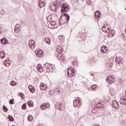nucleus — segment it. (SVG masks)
Here are the masks:
<instances>
[{
  "label": "nucleus",
  "instance_id": "nucleus-37",
  "mask_svg": "<svg viewBox=\"0 0 126 126\" xmlns=\"http://www.w3.org/2000/svg\"><path fill=\"white\" fill-rule=\"evenodd\" d=\"M22 109H23V110H26V104L24 103L23 104L22 106Z\"/></svg>",
  "mask_w": 126,
  "mask_h": 126
},
{
  "label": "nucleus",
  "instance_id": "nucleus-36",
  "mask_svg": "<svg viewBox=\"0 0 126 126\" xmlns=\"http://www.w3.org/2000/svg\"><path fill=\"white\" fill-rule=\"evenodd\" d=\"M10 84L12 85V86H15V85H16V82L12 81L10 82Z\"/></svg>",
  "mask_w": 126,
  "mask_h": 126
},
{
  "label": "nucleus",
  "instance_id": "nucleus-19",
  "mask_svg": "<svg viewBox=\"0 0 126 126\" xmlns=\"http://www.w3.org/2000/svg\"><path fill=\"white\" fill-rule=\"evenodd\" d=\"M39 6L40 8L45 6V0H39Z\"/></svg>",
  "mask_w": 126,
  "mask_h": 126
},
{
  "label": "nucleus",
  "instance_id": "nucleus-3",
  "mask_svg": "<svg viewBox=\"0 0 126 126\" xmlns=\"http://www.w3.org/2000/svg\"><path fill=\"white\" fill-rule=\"evenodd\" d=\"M102 30L105 33H110V30H111V26L110 25L105 24L102 26Z\"/></svg>",
  "mask_w": 126,
  "mask_h": 126
},
{
  "label": "nucleus",
  "instance_id": "nucleus-27",
  "mask_svg": "<svg viewBox=\"0 0 126 126\" xmlns=\"http://www.w3.org/2000/svg\"><path fill=\"white\" fill-rule=\"evenodd\" d=\"M59 39L61 42H63L64 41V35H60Z\"/></svg>",
  "mask_w": 126,
  "mask_h": 126
},
{
  "label": "nucleus",
  "instance_id": "nucleus-9",
  "mask_svg": "<svg viewBox=\"0 0 126 126\" xmlns=\"http://www.w3.org/2000/svg\"><path fill=\"white\" fill-rule=\"evenodd\" d=\"M112 105L114 109H119L120 108V105L116 100L112 101Z\"/></svg>",
  "mask_w": 126,
  "mask_h": 126
},
{
  "label": "nucleus",
  "instance_id": "nucleus-16",
  "mask_svg": "<svg viewBox=\"0 0 126 126\" xmlns=\"http://www.w3.org/2000/svg\"><path fill=\"white\" fill-rule=\"evenodd\" d=\"M100 51L101 52L105 53L108 52V47H107L106 46L103 45L101 47Z\"/></svg>",
  "mask_w": 126,
  "mask_h": 126
},
{
  "label": "nucleus",
  "instance_id": "nucleus-34",
  "mask_svg": "<svg viewBox=\"0 0 126 126\" xmlns=\"http://www.w3.org/2000/svg\"><path fill=\"white\" fill-rule=\"evenodd\" d=\"M27 105H28L29 107H32L33 106V101H28Z\"/></svg>",
  "mask_w": 126,
  "mask_h": 126
},
{
  "label": "nucleus",
  "instance_id": "nucleus-42",
  "mask_svg": "<svg viewBox=\"0 0 126 126\" xmlns=\"http://www.w3.org/2000/svg\"><path fill=\"white\" fill-rule=\"evenodd\" d=\"M48 27H49V28H54V25H53L52 24H50L48 25Z\"/></svg>",
  "mask_w": 126,
  "mask_h": 126
},
{
  "label": "nucleus",
  "instance_id": "nucleus-6",
  "mask_svg": "<svg viewBox=\"0 0 126 126\" xmlns=\"http://www.w3.org/2000/svg\"><path fill=\"white\" fill-rule=\"evenodd\" d=\"M106 81L109 84H112V83L115 82V76L113 75H110L107 77Z\"/></svg>",
  "mask_w": 126,
  "mask_h": 126
},
{
  "label": "nucleus",
  "instance_id": "nucleus-46",
  "mask_svg": "<svg viewBox=\"0 0 126 126\" xmlns=\"http://www.w3.org/2000/svg\"><path fill=\"white\" fill-rule=\"evenodd\" d=\"M60 25H63V24H62V23H60Z\"/></svg>",
  "mask_w": 126,
  "mask_h": 126
},
{
  "label": "nucleus",
  "instance_id": "nucleus-18",
  "mask_svg": "<svg viewBox=\"0 0 126 126\" xmlns=\"http://www.w3.org/2000/svg\"><path fill=\"white\" fill-rule=\"evenodd\" d=\"M36 69L39 72H43V67L41 64H38L36 66Z\"/></svg>",
  "mask_w": 126,
  "mask_h": 126
},
{
  "label": "nucleus",
  "instance_id": "nucleus-15",
  "mask_svg": "<svg viewBox=\"0 0 126 126\" xmlns=\"http://www.w3.org/2000/svg\"><path fill=\"white\" fill-rule=\"evenodd\" d=\"M56 50L59 54H62L63 52V48L60 45L57 46Z\"/></svg>",
  "mask_w": 126,
  "mask_h": 126
},
{
  "label": "nucleus",
  "instance_id": "nucleus-40",
  "mask_svg": "<svg viewBox=\"0 0 126 126\" xmlns=\"http://www.w3.org/2000/svg\"><path fill=\"white\" fill-rule=\"evenodd\" d=\"M62 103H60L59 105H58V106H56L57 108H58V109H61V108H62Z\"/></svg>",
  "mask_w": 126,
  "mask_h": 126
},
{
  "label": "nucleus",
  "instance_id": "nucleus-26",
  "mask_svg": "<svg viewBox=\"0 0 126 126\" xmlns=\"http://www.w3.org/2000/svg\"><path fill=\"white\" fill-rule=\"evenodd\" d=\"M0 42L2 45H6V44L8 43V41H7V40H6L5 38L1 39Z\"/></svg>",
  "mask_w": 126,
  "mask_h": 126
},
{
  "label": "nucleus",
  "instance_id": "nucleus-41",
  "mask_svg": "<svg viewBox=\"0 0 126 126\" xmlns=\"http://www.w3.org/2000/svg\"><path fill=\"white\" fill-rule=\"evenodd\" d=\"M0 13V14H1V15H3V14H4V13H5V12H4V10H1Z\"/></svg>",
  "mask_w": 126,
  "mask_h": 126
},
{
  "label": "nucleus",
  "instance_id": "nucleus-7",
  "mask_svg": "<svg viewBox=\"0 0 126 126\" xmlns=\"http://www.w3.org/2000/svg\"><path fill=\"white\" fill-rule=\"evenodd\" d=\"M104 105H105V103L103 101L100 100L97 102L96 107L98 109H102V108H104Z\"/></svg>",
  "mask_w": 126,
  "mask_h": 126
},
{
  "label": "nucleus",
  "instance_id": "nucleus-23",
  "mask_svg": "<svg viewBox=\"0 0 126 126\" xmlns=\"http://www.w3.org/2000/svg\"><path fill=\"white\" fill-rule=\"evenodd\" d=\"M29 89H30V90L31 92H32V93H34L35 92V88L32 85L29 86Z\"/></svg>",
  "mask_w": 126,
  "mask_h": 126
},
{
  "label": "nucleus",
  "instance_id": "nucleus-50",
  "mask_svg": "<svg viewBox=\"0 0 126 126\" xmlns=\"http://www.w3.org/2000/svg\"><path fill=\"white\" fill-rule=\"evenodd\" d=\"M0 32H1V31H0Z\"/></svg>",
  "mask_w": 126,
  "mask_h": 126
},
{
  "label": "nucleus",
  "instance_id": "nucleus-29",
  "mask_svg": "<svg viewBox=\"0 0 126 126\" xmlns=\"http://www.w3.org/2000/svg\"><path fill=\"white\" fill-rule=\"evenodd\" d=\"M45 41L46 43V44H48V45H51V40H50V38H45Z\"/></svg>",
  "mask_w": 126,
  "mask_h": 126
},
{
  "label": "nucleus",
  "instance_id": "nucleus-14",
  "mask_svg": "<svg viewBox=\"0 0 126 126\" xmlns=\"http://www.w3.org/2000/svg\"><path fill=\"white\" fill-rule=\"evenodd\" d=\"M11 63V61L10 59L8 58L7 60H6L4 63V65H5L6 66H9Z\"/></svg>",
  "mask_w": 126,
  "mask_h": 126
},
{
  "label": "nucleus",
  "instance_id": "nucleus-30",
  "mask_svg": "<svg viewBox=\"0 0 126 126\" xmlns=\"http://www.w3.org/2000/svg\"><path fill=\"white\" fill-rule=\"evenodd\" d=\"M28 121L29 122H32V121H33V116H32V115H30L28 116Z\"/></svg>",
  "mask_w": 126,
  "mask_h": 126
},
{
  "label": "nucleus",
  "instance_id": "nucleus-13",
  "mask_svg": "<svg viewBox=\"0 0 126 126\" xmlns=\"http://www.w3.org/2000/svg\"><path fill=\"white\" fill-rule=\"evenodd\" d=\"M40 88L41 90H46L48 88V85L46 84L41 83L40 85Z\"/></svg>",
  "mask_w": 126,
  "mask_h": 126
},
{
  "label": "nucleus",
  "instance_id": "nucleus-4",
  "mask_svg": "<svg viewBox=\"0 0 126 126\" xmlns=\"http://www.w3.org/2000/svg\"><path fill=\"white\" fill-rule=\"evenodd\" d=\"M81 98L79 97H76L75 100L73 101V105L74 107H79L80 105H82Z\"/></svg>",
  "mask_w": 126,
  "mask_h": 126
},
{
  "label": "nucleus",
  "instance_id": "nucleus-21",
  "mask_svg": "<svg viewBox=\"0 0 126 126\" xmlns=\"http://www.w3.org/2000/svg\"><path fill=\"white\" fill-rule=\"evenodd\" d=\"M4 58H5V53L3 51L1 50L0 51V59L3 60Z\"/></svg>",
  "mask_w": 126,
  "mask_h": 126
},
{
  "label": "nucleus",
  "instance_id": "nucleus-43",
  "mask_svg": "<svg viewBox=\"0 0 126 126\" xmlns=\"http://www.w3.org/2000/svg\"><path fill=\"white\" fill-rule=\"evenodd\" d=\"M13 101H14V99H10L9 101V104H14Z\"/></svg>",
  "mask_w": 126,
  "mask_h": 126
},
{
  "label": "nucleus",
  "instance_id": "nucleus-33",
  "mask_svg": "<svg viewBox=\"0 0 126 126\" xmlns=\"http://www.w3.org/2000/svg\"><path fill=\"white\" fill-rule=\"evenodd\" d=\"M18 95H19V96L21 97V98H22V100L24 99V94H23V93H19Z\"/></svg>",
  "mask_w": 126,
  "mask_h": 126
},
{
  "label": "nucleus",
  "instance_id": "nucleus-22",
  "mask_svg": "<svg viewBox=\"0 0 126 126\" xmlns=\"http://www.w3.org/2000/svg\"><path fill=\"white\" fill-rule=\"evenodd\" d=\"M94 16L96 18H99L100 16H101V13L100 12V11H96L94 13Z\"/></svg>",
  "mask_w": 126,
  "mask_h": 126
},
{
  "label": "nucleus",
  "instance_id": "nucleus-44",
  "mask_svg": "<svg viewBox=\"0 0 126 126\" xmlns=\"http://www.w3.org/2000/svg\"><path fill=\"white\" fill-rule=\"evenodd\" d=\"M50 104H49V103H46L45 104V107H46V108H50Z\"/></svg>",
  "mask_w": 126,
  "mask_h": 126
},
{
  "label": "nucleus",
  "instance_id": "nucleus-32",
  "mask_svg": "<svg viewBox=\"0 0 126 126\" xmlns=\"http://www.w3.org/2000/svg\"><path fill=\"white\" fill-rule=\"evenodd\" d=\"M41 110H45L46 109V104L43 103L40 105Z\"/></svg>",
  "mask_w": 126,
  "mask_h": 126
},
{
  "label": "nucleus",
  "instance_id": "nucleus-28",
  "mask_svg": "<svg viewBox=\"0 0 126 126\" xmlns=\"http://www.w3.org/2000/svg\"><path fill=\"white\" fill-rule=\"evenodd\" d=\"M60 61H62L63 63H64L65 62V57H64V56L63 55H62L61 57H60Z\"/></svg>",
  "mask_w": 126,
  "mask_h": 126
},
{
  "label": "nucleus",
  "instance_id": "nucleus-2",
  "mask_svg": "<svg viewBox=\"0 0 126 126\" xmlns=\"http://www.w3.org/2000/svg\"><path fill=\"white\" fill-rule=\"evenodd\" d=\"M44 67L46 68L47 71L52 72L54 69H55V65H53L49 63H46L44 65Z\"/></svg>",
  "mask_w": 126,
  "mask_h": 126
},
{
  "label": "nucleus",
  "instance_id": "nucleus-25",
  "mask_svg": "<svg viewBox=\"0 0 126 126\" xmlns=\"http://www.w3.org/2000/svg\"><path fill=\"white\" fill-rule=\"evenodd\" d=\"M109 33V37H114V36H115V31H111V30H110V32H108Z\"/></svg>",
  "mask_w": 126,
  "mask_h": 126
},
{
  "label": "nucleus",
  "instance_id": "nucleus-48",
  "mask_svg": "<svg viewBox=\"0 0 126 126\" xmlns=\"http://www.w3.org/2000/svg\"><path fill=\"white\" fill-rule=\"evenodd\" d=\"M111 66H113V63H111Z\"/></svg>",
  "mask_w": 126,
  "mask_h": 126
},
{
  "label": "nucleus",
  "instance_id": "nucleus-10",
  "mask_svg": "<svg viewBox=\"0 0 126 126\" xmlns=\"http://www.w3.org/2000/svg\"><path fill=\"white\" fill-rule=\"evenodd\" d=\"M56 2L57 1H55V2L54 3V5L52 6H50V8L52 11H55V10L57 9V7H59V6H60V5L57 4Z\"/></svg>",
  "mask_w": 126,
  "mask_h": 126
},
{
  "label": "nucleus",
  "instance_id": "nucleus-5",
  "mask_svg": "<svg viewBox=\"0 0 126 126\" xmlns=\"http://www.w3.org/2000/svg\"><path fill=\"white\" fill-rule=\"evenodd\" d=\"M74 73H75L74 68L71 67L68 69L67 75L69 77H73V75H74Z\"/></svg>",
  "mask_w": 126,
  "mask_h": 126
},
{
  "label": "nucleus",
  "instance_id": "nucleus-39",
  "mask_svg": "<svg viewBox=\"0 0 126 126\" xmlns=\"http://www.w3.org/2000/svg\"><path fill=\"white\" fill-rule=\"evenodd\" d=\"M3 109L4 110V112H7L8 109L6 108L4 105H3Z\"/></svg>",
  "mask_w": 126,
  "mask_h": 126
},
{
  "label": "nucleus",
  "instance_id": "nucleus-45",
  "mask_svg": "<svg viewBox=\"0 0 126 126\" xmlns=\"http://www.w3.org/2000/svg\"><path fill=\"white\" fill-rule=\"evenodd\" d=\"M72 64H73H73H75V62H72Z\"/></svg>",
  "mask_w": 126,
  "mask_h": 126
},
{
  "label": "nucleus",
  "instance_id": "nucleus-47",
  "mask_svg": "<svg viewBox=\"0 0 126 126\" xmlns=\"http://www.w3.org/2000/svg\"><path fill=\"white\" fill-rule=\"evenodd\" d=\"M92 76H94V73L92 74Z\"/></svg>",
  "mask_w": 126,
  "mask_h": 126
},
{
  "label": "nucleus",
  "instance_id": "nucleus-17",
  "mask_svg": "<svg viewBox=\"0 0 126 126\" xmlns=\"http://www.w3.org/2000/svg\"><path fill=\"white\" fill-rule=\"evenodd\" d=\"M35 53L36 54L37 57H38L39 58L43 57V52H42V51L36 50L35 51Z\"/></svg>",
  "mask_w": 126,
  "mask_h": 126
},
{
  "label": "nucleus",
  "instance_id": "nucleus-11",
  "mask_svg": "<svg viewBox=\"0 0 126 126\" xmlns=\"http://www.w3.org/2000/svg\"><path fill=\"white\" fill-rule=\"evenodd\" d=\"M119 102L120 103V104H122V105H126V97L122 96Z\"/></svg>",
  "mask_w": 126,
  "mask_h": 126
},
{
  "label": "nucleus",
  "instance_id": "nucleus-1",
  "mask_svg": "<svg viewBox=\"0 0 126 126\" xmlns=\"http://www.w3.org/2000/svg\"><path fill=\"white\" fill-rule=\"evenodd\" d=\"M56 4L59 5V6H61V12H67L70 8L69 5L67 4L66 2L63 0H57Z\"/></svg>",
  "mask_w": 126,
  "mask_h": 126
},
{
  "label": "nucleus",
  "instance_id": "nucleus-20",
  "mask_svg": "<svg viewBox=\"0 0 126 126\" xmlns=\"http://www.w3.org/2000/svg\"><path fill=\"white\" fill-rule=\"evenodd\" d=\"M15 32L16 33H18L19 31H20V25L19 24H17L15 27Z\"/></svg>",
  "mask_w": 126,
  "mask_h": 126
},
{
  "label": "nucleus",
  "instance_id": "nucleus-49",
  "mask_svg": "<svg viewBox=\"0 0 126 126\" xmlns=\"http://www.w3.org/2000/svg\"><path fill=\"white\" fill-rule=\"evenodd\" d=\"M94 126H99V125H94Z\"/></svg>",
  "mask_w": 126,
  "mask_h": 126
},
{
  "label": "nucleus",
  "instance_id": "nucleus-35",
  "mask_svg": "<svg viewBox=\"0 0 126 126\" xmlns=\"http://www.w3.org/2000/svg\"><path fill=\"white\" fill-rule=\"evenodd\" d=\"M87 3L88 4V5H92V3H93V2L92 1H91V0H87Z\"/></svg>",
  "mask_w": 126,
  "mask_h": 126
},
{
  "label": "nucleus",
  "instance_id": "nucleus-24",
  "mask_svg": "<svg viewBox=\"0 0 126 126\" xmlns=\"http://www.w3.org/2000/svg\"><path fill=\"white\" fill-rule=\"evenodd\" d=\"M63 16H65V17L66 18V22H68V21H69V15L67 13H64L63 14Z\"/></svg>",
  "mask_w": 126,
  "mask_h": 126
},
{
  "label": "nucleus",
  "instance_id": "nucleus-12",
  "mask_svg": "<svg viewBox=\"0 0 126 126\" xmlns=\"http://www.w3.org/2000/svg\"><path fill=\"white\" fill-rule=\"evenodd\" d=\"M115 61L117 64H122L123 63V59L121 57H117Z\"/></svg>",
  "mask_w": 126,
  "mask_h": 126
},
{
  "label": "nucleus",
  "instance_id": "nucleus-8",
  "mask_svg": "<svg viewBox=\"0 0 126 126\" xmlns=\"http://www.w3.org/2000/svg\"><path fill=\"white\" fill-rule=\"evenodd\" d=\"M29 45L30 48L32 49H34V48L36 47L35 41L32 39H31L29 41Z\"/></svg>",
  "mask_w": 126,
  "mask_h": 126
},
{
  "label": "nucleus",
  "instance_id": "nucleus-31",
  "mask_svg": "<svg viewBox=\"0 0 126 126\" xmlns=\"http://www.w3.org/2000/svg\"><path fill=\"white\" fill-rule=\"evenodd\" d=\"M8 119L10 122H13L14 121V118H13V117L10 115L8 116Z\"/></svg>",
  "mask_w": 126,
  "mask_h": 126
},
{
  "label": "nucleus",
  "instance_id": "nucleus-38",
  "mask_svg": "<svg viewBox=\"0 0 126 126\" xmlns=\"http://www.w3.org/2000/svg\"><path fill=\"white\" fill-rule=\"evenodd\" d=\"M97 87V85H92V86H91V88H92V89H93L94 90V89H96V88Z\"/></svg>",
  "mask_w": 126,
  "mask_h": 126
}]
</instances>
